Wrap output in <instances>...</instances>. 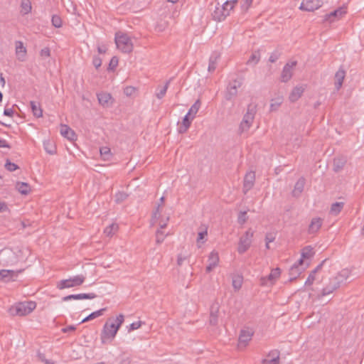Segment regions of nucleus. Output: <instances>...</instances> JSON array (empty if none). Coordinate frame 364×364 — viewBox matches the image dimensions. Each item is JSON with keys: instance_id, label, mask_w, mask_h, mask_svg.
Returning <instances> with one entry per match:
<instances>
[{"instance_id": "23", "label": "nucleus", "mask_w": 364, "mask_h": 364, "mask_svg": "<svg viewBox=\"0 0 364 364\" xmlns=\"http://www.w3.org/2000/svg\"><path fill=\"white\" fill-rule=\"evenodd\" d=\"M345 13L346 11H344L342 9H336L330 14H326L324 16L323 21L333 22L339 17L342 16V15Z\"/></svg>"}, {"instance_id": "63", "label": "nucleus", "mask_w": 364, "mask_h": 364, "mask_svg": "<svg viewBox=\"0 0 364 364\" xmlns=\"http://www.w3.org/2000/svg\"><path fill=\"white\" fill-rule=\"evenodd\" d=\"M50 55V51L48 48H44L41 50V55L43 57H49Z\"/></svg>"}, {"instance_id": "46", "label": "nucleus", "mask_w": 364, "mask_h": 364, "mask_svg": "<svg viewBox=\"0 0 364 364\" xmlns=\"http://www.w3.org/2000/svg\"><path fill=\"white\" fill-rule=\"evenodd\" d=\"M168 234H164V232L161 230H157V231L156 232V244H161L164 242L165 237L168 235Z\"/></svg>"}, {"instance_id": "55", "label": "nucleus", "mask_w": 364, "mask_h": 364, "mask_svg": "<svg viewBox=\"0 0 364 364\" xmlns=\"http://www.w3.org/2000/svg\"><path fill=\"white\" fill-rule=\"evenodd\" d=\"M143 323H144V322H142L141 321L131 323L129 326V331L130 332L132 331L136 330V329L139 328L142 326Z\"/></svg>"}, {"instance_id": "58", "label": "nucleus", "mask_w": 364, "mask_h": 364, "mask_svg": "<svg viewBox=\"0 0 364 364\" xmlns=\"http://www.w3.org/2000/svg\"><path fill=\"white\" fill-rule=\"evenodd\" d=\"M252 1L253 0H242L243 2L242 4V9L245 11H247L252 5Z\"/></svg>"}, {"instance_id": "64", "label": "nucleus", "mask_w": 364, "mask_h": 364, "mask_svg": "<svg viewBox=\"0 0 364 364\" xmlns=\"http://www.w3.org/2000/svg\"><path fill=\"white\" fill-rule=\"evenodd\" d=\"M274 239H275V237L272 233L268 232L266 234L265 241L267 242V243L273 242L274 240Z\"/></svg>"}, {"instance_id": "12", "label": "nucleus", "mask_w": 364, "mask_h": 364, "mask_svg": "<svg viewBox=\"0 0 364 364\" xmlns=\"http://www.w3.org/2000/svg\"><path fill=\"white\" fill-rule=\"evenodd\" d=\"M280 274H281V269L279 267L272 269L270 274L267 277H262L261 279V284L262 285L267 284V281H269L271 284H274L276 280L279 277Z\"/></svg>"}, {"instance_id": "45", "label": "nucleus", "mask_w": 364, "mask_h": 364, "mask_svg": "<svg viewBox=\"0 0 364 364\" xmlns=\"http://www.w3.org/2000/svg\"><path fill=\"white\" fill-rule=\"evenodd\" d=\"M242 284V277L240 276H235L232 278V287L235 290H239Z\"/></svg>"}, {"instance_id": "32", "label": "nucleus", "mask_w": 364, "mask_h": 364, "mask_svg": "<svg viewBox=\"0 0 364 364\" xmlns=\"http://www.w3.org/2000/svg\"><path fill=\"white\" fill-rule=\"evenodd\" d=\"M30 105L33 115L38 118L41 117L43 116V109H41L40 103L31 101Z\"/></svg>"}, {"instance_id": "36", "label": "nucleus", "mask_w": 364, "mask_h": 364, "mask_svg": "<svg viewBox=\"0 0 364 364\" xmlns=\"http://www.w3.org/2000/svg\"><path fill=\"white\" fill-rule=\"evenodd\" d=\"M237 4V0L232 1H227L223 4L220 5L224 7V14H225L226 17L230 15V11L233 9L235 6Z\"/></svg>"}, {"instance_id": "8", "label": "nucleus", "mask_w": 364, "mask_h": 364, "mask_svg": "<svg viewBox=\"0 0 364 364\" xmlns=\"http://www.w3.org/2000/svg\"><path fill=\"white\" fill-rule=\"evenodd\" d=\"M322 4L321 0H306L305 2L303 1L301 4L299 9L306 11H314L319 9L322 6Z\"/></svg>"}, {"instance_id": "17", "label": "nucleus", "mask_w": 364, "mask_h": 364, "mask_svg": "<svg viewBox=\"0 0 364 364\" xmlns=\"http://www.w3.org/2000/svg\"><path fill=\"white\" fill-rule=\"evenodd\" d=\"M208 265L206 267V272H210L218 264L219 256L216 252H212L208 257Z\"/></svg>"}, {"instance_id": "19", "label": "nucleus", "mask_w": 364, "mask_h": 364, "mask_svg": "<svg viewBox=\"0 0 364 364\" xmlns=\"http://www.w3.org/2000/svg\"><path fill=\"white\" fill-rule=\"evenodd\" d=\"M97 297L95 293L70 294L63 298V301H66L71 299H92Z\"/></svg>"}, {"instance_id": "50", "label": "nucleus", "mask_w": 364, "mask_h": 364, "mask_svg": "<svg viewBox=\"0 0 364 364\" xmlns=\"http://www.w3.org/2000/svg\"><path fill=\"white\" fill-rule=\"evenodd\" d=\"M52 24L55 28H60L62 26V20L60 17L58 15H53L52 16Z\"/></svg>"}, {"instance_id": "56", "label": "nucleus", "mask_w": 364, "mask_h": 364, "mask_svg": "<svg viewBox=\"0 0 364 364\" xmlns=\"http://www.w3.org/2000/svg\"><path fill=\"white\" fill-rule=\"evenodd\" d=\"M279 351L277 350H271L268 355L267 357L273 359H277L279 360Z\"/></svg>"}, {"instance_id": "11", "label": "nucleus", "mask_w": 364, "mask_h": 364, "mask_svg": "<svg viewBox=\"0 0 364 364\" xmlns=\"http://www.w3.org/2000/svg\"><path fill=\"white\" fill-rule=\"evenodd\" d=\"M323 220L319 217L313 218L308 228V233L314 235L318 232L323 225Z\"/></svg>"}, {"instance_id": "10", "label": "nucleus", "mask_w": 364, "mask_h": 364, "mask_svg": "<svg viewBox=\"0 0 364 364\" xmlns=\"http://www.w3.org/2000/svg\"><path fill=\"white\" fill-rule=\"evenodd\" d=\"M255 181V173L254 171H250L246 173L243 181V193L246 194L247 191L252 188Z\"/></svg>"}, {"instance_id": "38", "label": "nucleus", "mask_w": 364, "mask_h": 364, "mask_svg": "<svg viewBox=\"0 0 364 364\" xmlns=\"http://www.w3.org/2000/svg\"><path fill=\"white\" fill-rule=\"evenodd\" d=\"M201 105L200 100H197L195 103L191 107L188 112V115H191L192 119H194L197 112H198Z\"/></svg>"}, {"instance_id": "39", "label": "nucleus", "mask_w": 364, "mask_h": 364, "mask_svg": "<svg viewBox=\"0 0 364 364\" xmlns=\"http://www.w3.org/2000/svg\"><path fill=\"white\" fill-rule=\"evenodd\" d=\"M106 311V308H103L98 311H94L92 314H90V315H88L87 317H85L84 319H82L81 323H85V322L89 321L90 320H92L97 317H99V316H102L103 314L104 311Z\"/></svg>"}, {"instance_id": "42", "label": "nucleus", "mask_w": 364, "mask_h": 364, "mask_svg": "<svg viewBox=\"0 0 364 364\" xmlns=\"http://www.w3.org/2000/svg\"><path fill=\"white\" fill-rule=\"evenodd\" d=\"M314 255V249L311 246H306L302 249L301 256L303 258L309 259Z\"/></svg>"}, {"instance_id": "16", "label": "nucleus", "mask_w": 364, "mask_h": 364, "mask_svg": "<svg viewBox=\"0 0 364 364\" xmlns=\"http://www.w3.org/2000/svg\"><path fill=\"white\" fill-rule=\"evenodd\" d=\"M97 99L99 103L105 107H110L113 103L112 95L107 92L97 94Z\"/></svg>"}, {"instance_id": "59", "label": "nucleus", "mask_w": 364, "mask_h": 364, "mask_svg": "<svg viewBox=\"0 0 364 364\" xmlns=\"http://www.w3.org/2000/svg\"><path fill=\"white\" fill-rule=\"evenodd\" d=\"M256 113V106L253 105H249L247 107V112L245 114H250L255 118V114Z\"/></svg>"}, {"instance_id": "20", "label": "nucleus", "mask_w": 364, "mask_h": 364, "mask_svg": "<svg viewBox=\"0 0 364 364\" xmlns=\"http://www.w3.org/2000/svg\"><path fill=\"white\" fill-rule=\"evenodd\" d=\"M224 7L221 6L219 3H218L215 6V9L212 13V16L215 21H223L225 18V14H224Z\"/></svg>"}, {"instance_id": "61", "label": "nucleus", "mask_w": 364, "mask_h": 364, "mask_svg": "<svg viewBox=\"0 0 364 364\" xmlns=\"http://www.w3.org/2000/svg\"><path fill=\"white\" fill-rule=\"evenodd\" d=\"M92 63L96 69H98L102 65V60L99 57H95L93 58Z\"/></svg>"}, {"instance_id": "51", "label": "nucleus", "mask_w": 364, "mask_h": 364, "mask_svg": "<svg viewBox=\"0 0 364 364\" xmlns=\"http://www.w3.org/2000/svg\"><path fill=\"white\" fill-rule=\"evenodd\" d=\"M247 220V211H240L237 218L238 223L243 225L244 223H246Z\"/></svg>"}, {"instance_id": "29", "label": "nucleus", "mask_w": 364, "mask_h": 364, "mask_svg": "<svg viewBox=\"0 0 364 364\" xmlns=\"http://www.w3.org/2000/svg\"><path fill=\"white\" fill-rule=\"evenodd\" d=\"M350 274V270L346 268L341 270L334 277V279L339 282V284L341 285V284L346 281Z\"/></svg>"}, {"instance_id": "3", "label": "nucleus", "mask_w": 364, "mask_h": 364, "mask_svg": "<svg viewBox=\"0 0 364 364\" xmlns=\"http://www.w3.org/2000/svg\"><path fill=\"white\" fill-rule=\"evenodd\" d=\"M115 43L117 48L124 53H129L133 50V43L127 34L117 33Z\"/></svg>"}, {"instance_id": "1", "label": "nucleus", "mask_w": 364, "mask_h": 364, "mask_svg": "<svg viewBox=\"0 0 364 364\" xmlns=\"http://www.w3.org/2000/svg\"><path fill=\"white\" fill-rule=\"evenodd\" d=\"M124 316L123 314H119L117 316L115 323L110 322L109 319L105 323L100 334V339L102 344L110 343L116 336V334L124 323Z\"/></svg>"}, {"instance_id": "54", "label": "nucleus", "mask_w": 364, "mask_h": 364, "mask_svg": "<svg viewBox=\"0 0 364 364\" xmlns=\"http://www.w3.org/2000/svg\"><path fill=\"white\" fill-rule=\"evenodd\" d=\"M315 274H316V271H312L309 274V275L305 282L306 285H311L314 283V282L315 280Z\"/></svg>"}, {"instance_id": "30", "label": "nucleus", "mask_w": 364, "mask_h": 364, "mask_svg": "<svg viewBox=\"0 0 364 364\" xmlns=\"http://www.w3.org/2000/svg\"><path fill=\"white\" fill-rule=\"evenodd\" d=\"M21 270L18 271L21 272ZM18 272L9 269H1L0 270V279L5 281H9L12 277L17 275Z\"/></svg>"}, {"instance_id": "35", "label": "nucleus", "mask_w": 364, "mask_h": 364, "mask_svg": "<svg viewBox=\"0 0 364 364\" xmlns=\"http://www.w3.org/2000/svg\"><path fill=\"white\" fill-rule=\"evenodd\" d=\"M16 189L23 195H27L31 191V187L28 183L24 182H18L16 183Z\"/></svg>"}, {"instance_id": "44", "label": "nucleus", "mask_w": 364, "mask_h": 364, "mask_svg": "<svg viewBox=\"0 0 364 364\" xmlns=\"http://www.w3.org/2000/svg\"><path fill=\"white\" fill-rule=\"evenodd\" d=\"M164 200H165L164 197L162 196L160 198V203L158 205L157 208L153 213L152 219H151L152 225H154L156 223V220H157L160 217L159 208H160V206H161L163 205Z\"/></svg>"}, {"instance_id": "41", "label": "nucleus", "mask_w": 364, "mask_h": 364, "mask_svg": "<svg viewBox=\"0 0 364 364\" xmlns=\"http://www.w3.org/2000/svg\"><path fill=\"white\" fill-rule=\"evenodd\" d=\"M283 102V97H277L274 99L272 100V102L270 105V111H276L277 109L280 107V105Z\"/></svg>"}, {"instance_id": "6", "label": "nucleus", "mask_w": 364, "mask_h": 364, "mask_svg": "<svg viewBox=\"0 0 364 364\" xmlns=\"http://www.w3.org/2000/svg\"><path fill=\"white\" fill-rule=\"evenodd\" d=\"M220 305L219 302L214 301L210 307L209 324L211 326H217L219 320V311Z\"/></svg>"}, {"instance_id": "60", "label": "nucleus", "mask_w": 364, "mask_h": 364, "mask_svg": "<svg viewBox=\"0 0 364 364\" xmlns=\"http://www.w3.org/2000/svg\"><path fill=\"white\" fill-rule=\"evenodd\" d=\"M279 363H280L279 360L273 359V358L263 359L262 361V364H279Z\"/></svg>"}, {"instance_id": "5", "label": "nucleus", "mask_w": 364, "mask_h": 364, "mask_svg": "<svg viewBox=\"0 0 364 364\" xmlns=\"http://www.w3.org/2000/svg\"><path fill=\"white\" fill-rule=\"evenodd\" d=\"M253 231L250 229L246 231L244 235L240 239V242L237 247V251L240 254L245 252L250 247L252 243V238L253 237Z\"/></svg>"}, {"instance_id": "40", "label": "nucleus", "mask_w": 364, "mask_h": 364, "mask_svg": "<svg viewBox=\"0 0 364 364\" xmlns=\"http://www.w3.org/2000/svg\"><path fill=\"white\" fill-rule=\"evenodd\" d=\"M260 60V52L259 50L254 51L251 56L250 57L249 60L247 61V65H251L253 63L254 65H256L258 63V62Z\"/></svg>"}, {"instance_id": "31", "label": "nucleus", "mask_w": 364, "mask_h": 364, "mask_svg": "<svg viewBox=\"0 0 364 364\" xmlns=\"http://www.w3.org/2000/svg\"><path fill=\"white\" fill-rule=\"evenodd\" d=\"M302 272L301 267H298V264H294L289 269V281L292 282L295 280Z\"/></svg>"}, {"instance_id": "13", "label": "nucleus", "mask_w": 364, "mask_h": 364, "mask_svg": "<svg viewBox=\"0 0 364 364\" xmlns=\"http://www.w3.org/2000/svg\"><path fill=\"white\" fill-rule=\"evenodd\" d=\"M341 287L339 282H337L334 277L331 278L328 284L322 289L321 296H324L333 293Z\"/></svg>"}, {"instance_id": "7", "label": "nucleus", "mask_w": 364, "mask_h": 364, "mask_svg": "<svg viewBox=\"0 0 364 364\" xmlns=\"http://www.w3.org/2000/svg\"><path fill=\"white\" fill-rule=\"evenodd\" d=\"M296 61H291L290 63H287L284 67L283 68L282 74H281V80L283 82H287L292 77L293 75V69L296 65Z\"/></svg>"}, {"instance_id": "24", "label": "nucleus", "mask_w": 364, "mask_h": 364, "mask_svg": "<svg viewBox=\"0 0 364 364\" xmlns=\"http://www.w3.org/2000/svg\"><path fill=\"white\" fill-rule=\"evenodd\" d=\"M253 333L250 330H242L239 336L240 345L243 344L246 346L247 343L252 339Z\"/></svg>"}, {"instance_id": "26", "label": "nucleus", "mask_w": 364, "mask_h": 364, "mask_svg": "<svg viewBox=\"0 0 364 364\" xmlns=\"http://www.w3.org/2000/svg\"><path fill=\"white\" fill-rule=\"evenodd\" d=\"M347 162L346 157L340 156L333 159V171L338 172L343 168Z\"/></svg>"}, {"instance_id": "25", "label": "nucleus", "mask_w": 364, "mask_h": 364, "mask_svg": "<svg viewBox=\"0 0 364 364\" xmlns=\"http://www.w3.org/2000/svg\"><path fill=\"white\" fill-rule=\"evenodd\" d=\"M346 76V71L340 68L335 74V87L337 90L341 87Z\"/></svg>"}, {"instance_id": "48", "label": "nucleus", "mask_w": 364, "mask_h": 364, "mask_svg": "<svg viewBox=\"0 0 364 364\" xmlns=\"http://www.w3.org/2000/svg\"><path fill=\"white\" fill-rule=\"evenodd\" d=\"M170 81H171V80H168L166 82L165 85L161 88L159 92L156 94V97L158 99H159V100L162 99L165 96V95L166 93V91H167V89L168 87Z\"/></svg>"}, {"instance_id": "9", "label": "nucleus", "mask_w": 364, "mask_h": 364, "mask_svg": "<svg viewBox=\"0 0 364 364\" xmlns=\"http://www.w3.org/2000/svg\"><path fill=\"white\" fill-rule=\"evenodd\" d=\"M241 85L242 82L237 81L236 80L232 82H230L227 88L225 99L227 100H231L234 97H235L237 94V88L240 87Z\"/></svg>"}, {"instance_id": "14", "label": "nucleus", "mask_w": 364, "mask_h": 364, "mask_svg": "<svg viewBox=\"0 0 364 364\" xmlns=\"http://www.w3.org/2000/svg\"><path fill=\"white\" fill-rule=\"evenodd\" d=\"M60 134L63 136L73 141L76 139V134L75 132L66 124H60Z\"/></svg>"}, {"instance_id": "27", "label": "nucleus", "mask_w": 364, "mask_h": 364, "mask_svg": "<svg viewBox=\"0 0 364 364\" xmlns=\"http://www.w3.org/2000/svg\"><path fill=\"white\" fill-rule=\"evenodd\" d=\"M193 119L191 118V115H188V113L183 119L181 125L178 128V132L180 134H183L187 132L188 128L190 127L191 122Z\"/></svg>"}, {"instance_id": "62", "label": "nucleus", "mask_w": 364, "mask_h": 364, "mask_svg": "<svg viewBox=\"0 0 364 364\" xmlns=\"http://www.w3.org/2000/svg\"><path fill=\"white\" fill-rule=\"evenodd\" d=\"M279 54L277 52H274V53H272V55H270V57L269 58V60L271 63H274L279 59Z\"/></svg>"}, {"instance_id": "33", "label": "nucleus", "mask_w": 364, "mask_h": 364, "mask_svg": "<svg viewBox=\"0 0 364 364\" xmlns=\"http://www.w3.org/2000/svg\"><path fill=\"white\" fill-rule=\"evenodd\" d=\"M344 207V203L343 202H336L333 203L330 208V214L333 215H338L343 210Z\"/></svg>"}, {"instance_id": "4", "label": "nucleus", "mask_w": 364, "mask_h": 364, "mask_svg": "<svg viewBox=\"0 0 364 364\" xmlns=\"http://www.w3.org/2000/svg\"><path fill=\"white\" fill-rule=\"evenodd\" d=\"M85 277L83 275H77L68 279H63L57 284V288L63 289L80 286L85 282Z\"/></svg>"}, {"instance_id": "53", "label": "nucleus", "mask_w": 364, "mask_h": 364, "mask_svg": "<svg viewBox=\"0 0 364 364\" xmlns=\"http://www.w3.org/2000/svg\"><path fill=\"white\" fill-rule=\"evenodd\" d=\"M5 168L9 171H14L18 168V166L9 161H7L5 164Z\"/></svg>"}, {"instance_id": "21", "label": "nucleus", "mask_w": 364, "mask_h": 364, "mask_svg": "<svg viewBox=\"0 0 364 364\" xmlns=\"http://www.w3.org/2000/svg\"><path fill=\"white\" fill-rule=\"evenodd\" d=\"M254 118L250 114H245L242 119V121L241 122L240 124V132H244L247 131L250 126L252 125L253 122Z\"/></svg>"}, {"instance_id": "37", "label": "nucleus", "mask_w": 364, "mask_h": 364, "mask_svg": "<svg viewBox=\"0 0 364 364\" xmlns=\"http://www.w3.org/2000/svg\"><path fill=\"white\" fill-rule=\"evenodd\" d=\"M100 155L104 161H109L112 159V154L111 149L107 146L101 147L100 149Z\"/></svg>"}, {"instance_id": "57", "label": "nucleus", "mask_w": 364, "mask_h": 364, "mask_svg": "<svg viewBox=\"0 0 364 364\" xmlns=\"http://www.w3.org/2000/svg\"><path fill=\"white\" fill-rule=\"evenodd\" d=\"M135 91H136L135 87H134L132 86H127L124 88V93L127 96H131L132 95H133L135 92Z\"/></svg>"}, {"instance_id": "22", "label": "nucleus", "mask_w": 364, "mask_h": 364, "mask_svg": "<svg viewBox=\"0 0 364 364\" xmlns=\"http://www.w3.org/2000/svg\"><path fill=\"white\" fill-rule=\"evenodd\" d=\"M220 58V53L217 52H214L213 53H212L209 58V65L208 68V70L209 73H213L215 70Z\"/></svg>"}, {"instance_id": "52", "label": "nucleus", "mask_w": 364, "mask_h": 364, "mask_svg": "<svg viewBox=\"0 0 364 364\" xmlns=\"http://www.w3.org/2000/svg\"><path fill=\"white\" fill-rule=\"evenodd\" d=\"M43 144L46 151L49 154H53L55 152V148L50 144L49 142H44Z\"/></svg>"}, {"instance_id": "18", "label": "nucleus", "mask_w": 364, "mask_h": 364, "mask_svg": "<svg viewBox=\"0 0 364 364\" xmlns=\"http://www.w3.org/2000/svg\"><path fill=\"white\" fill-rule=\"evenodd\" d=\"M305 90V87L304 85L296 86L294 87L289 94V99L291 102H296L302 95Z\"/></svg>"}, {"instance_id": "34", "label": "nucleus", "mask_w": 364, "mask_h": 364, "mask_svg": "<svg viewBox=\"0 0 364 364\" xmlns=\"http://www.w3.org/2000/svg\"><path fill=\"white\" fill-rule=\"evenodd\" d=\"M32 9L31 2L30 0H21V14L26 15L31 13Z\"/></svg>"}, {"instance_id": "28", "label": "nucleus", "mask_w": 364, "mask_h": 364, "mask_svg": "<svg viewBox=\"0 0 364 364\" xmlns=\"http://www.w3.org/2000/svg\"><path fill=\"white\" fill-rule=\"evenodd\" d=\"M305 185L304 178H300L294 186L292 194L294 197H298L303 191Z\"/></svg>"}, {"instance_id": "43", "label": "nucleus", "mask_w": 364, "mask_h": 364, "mask_svg": "<svg viewBox=\"0 0 364 364\" xmlns=\"http://www.w3.org/2000/svg\"><path fill=\"white\" fill-rule=\"evenodd\" d=\"M117 230L118 225L115 223H112L105 229L104 233L107 237H112L117 232Z\"/></svg>"}, {"instance_id": "2", "label": "nucleus", "mask_w": 364, "mask_h": 364, "mask_svg": "<svg viewBox=\"0 0 364 364\" xmlns=\"http://www.w3.org/2000/svg\"><path fill=\"white\" fill-rule=\"evenodd\" d=\"M36 307L34 301L20 302L11 306L9 311L12 316H23L31 313Z\"/></svg>"}, {"instance_id": "47", "label": "nucleus", "mask_w": 364, "mask_h": 364, "mask_svg": "<svg viewBox=\"0 0 364 364\" xmlns=\"http://www.w3.org/2000/svg\"><path fill=\"white\" fill-rule=\"evenodd\" d=\"M128 198V194L123 192L119 191L115 195V201L117 203H120L124 201Z\"/></svg>"}, {"instance_id": "49", "label": "nucleus", "mask_w": 364, "mask_h": 364, "mask_svg": "<svg viewBox=\"0 0 364 364\" xmlns=\"http://www.w3.org/2000/svg\"><path fill=\"white\" fill-rule=\"evenodd\" d=\"M119 63L118 58L117 56H113L109 63L108 70H114L117 67Z\"/></svg>"}, {"instance_id": "15", "label": "nucleus", "mask_w": 364, "mask_h": 364, "mask_svg": "<svg viewBox=\"0 0 364 364\" xmlns=\"http://www.w3.org/2000/svg\"><path fill=\"white\" fill-rule=\"evenodd\" d=\"M26 53L27 50L23 42L20 41H16V55L17 59L21 62L24 61L26 60Z\"/></svg>"}]
</instances>
